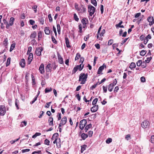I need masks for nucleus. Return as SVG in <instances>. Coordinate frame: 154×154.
<instances>
[{
  "label": "nucleus",
  "instance_id": "60",
  "mask_svg": "<svg viewBox=\"0 0 154 154\" xmlns=\"http://www.w3.org/2000/svg\"><path fill=\"white\" fill-rule=\"evenodd\" d=\"M30 151V149H23L22 150V152L23 153H24L25 152H28Z\"/></svg>",
  "mask_w": 154,
  "mask_h": 154
},
{
  "label": "nucleus",
  "instance_id": "12",
  "mask_svg": "<svg viewBox=\"0 0 154 154\" xmlns=\"http://www.w3.org/2000/svg\"><path fill=\"white\" fill-rule=\"evenodd\" d=\"M98 108V105H95L91 108V111L92 112H95L97 111Z\"/></svg>",
  "mask_w": 154,
  "mask_h": 154
},
{
  "label": "nucleus",
  "instance_id": "2",
  "mask_svg": "<svg viewBox=\"0 0 154 154\" xmlns=\"http://www.w3.org/2000/svg\"><path fill=\"white\" fill-rule=\"evenodd\" d=\"M88 8L89 15L90 16H92L94 14L96 9L91 5H88Z\"/></svg>",
  "mask_w": 154,
  "mask_h": 154
},
{
  "label": "nucleus",
  "instance_id": "24",
  "mask_svg": "<svg viewBox=\"0 0 154 154\" xmlns=\"http://www.w3.org/2000/svg\"><path fill=\"white\" fill-rule=\"evenodd\" d=\"M87 147V145H84L81 146V152L82 153L85 150L86 148Z\"/></svg>",
  "mask_w": 154,
  "mask_h": 154
},
{
  "label": "nucleus",
  "instance_id": "35",
  "mask_svg": "<svg viewBox=\"0 0 154 154\" xmlns=\"http://www.w3.org/2000/svg\"><path fill=\"white\" fill-rule=\"evenodd\" d=\"M143 63L141 60H139L136 63L137 65L138 66H140Z\"/></svg>",
  "mask_w": 154,
  "mask_h": 154
},
{
  "label": "nucleus",
  "instance_id": "27",
  "mask_svg": "<svg viewBox=\"0 0 154 154\" xmlns=\"http://www.w3.org/2000/svg\"><path fill=\"white\" fill-rule=\"evenodd\" d=\"M52 89L51 88H46L45 90V93H47L51 92L52 91Z\"/></svg>",
  "mask_w": 154,
  "mask_h": 154
},
{
  "label": "nucleus",
  "instance_id": "32",
  "mask_svg": "<svg viewBox=\"0 0 154 154\" xmlns=\"http://www.w3.org/2000/svg\"><path fill=\"white\" fill-rule=\"evenodd\" d=\"M27 125V122L26 121H23L21 122L20 125V126L21 127H23L24 126H25Z\"/></svg>",
  "mask_w": 154,
  "mask_h": 154
},
{
  "label": "nucleus",
  "instance_id": "41",
  "mask_svg": "<svg viewBox=\"0 0 154 154\" xmlns=\"http://www.w3.org/2000/svg\"><path fill=\"white\" fill-rule=\"evenodd\" d=\"M48 17L49 19V21L50 22H51L52 21V18L51 17V14H49L48 15Z\"/></svg>",
  "mask_w": 154,
  "mask_h": 154
},
{
  "label": "nucleus",
  "instance_id": "17",
  "mask_svg": "<svg viewBox=\"0 0 154 154\" xmlns=\"http://www.w3.org/2000/svg\"><path fill=\"white\" fill-rule=\"evenodd\" d=\"M114 86L112 84H110L108 86V91L110 92L112 91L113 90Z\"/></svg>",
  "mask_w": 154,
  "mask_h": 154
},
{
  "label": "nucleus",
  "instance_id": "57",
  "mask_svg": "<svg viewBox=\"0 0 154 154\" xmlns=\"http://www.w3.org/2000/svg\"><path fill=\"white\" fill-rule=\"evenodd\" d=\"M42 37V32H41L40 31L38 33V39L39 40V39L41 38Z\"/></svg>",
  "mask_w": 154,
  "mask_h": 154
},
{
  "label": "nucleus",
  "instance_id": "36",
  "mask_svg": "<svg viewBox=\"0 0 154 154\" xmlns=\"http://www.w3.org/2000/svg\"><path fill=\"white\" fill-rule=\"evenodd\" d=\"M98 101V99L97 98H95L94 99L92 102V105H95L96 104L97 101Z\"/></svg>",
  "mask_w": 154,
  "mask_h": 154
},
{
  "label": "nucleus",
  "instance_id": "48",
  "mask_svg": "<svg viewBox=\"0 0 154 154\" xmlns=\"http://www.w3.org/2000/svg\"><path fill=\"white\" fill-rule=\"evenodd\" d=\"M86 20V18L83 19L82 20V22L84 25L87 24V21Z\"/></svg>",
  "mask_w": 154,
  "mask_h": 154
},
{
  "label": "nucleus",
  "instance_id": "10",
  "mask_svg": "<svg viewBox=\"0 0 154 154\" xmlns=\"http://www.w3.org/2000/svg\"><path fill=\"white\" fill-rule=\"evenodd\" d=\"M147 20L149 23V25L150 26L154 23V19L152 17H148L147 18Z\"/></svg>",
  "mask_w": 154,
  "mask_h": 154
},
{
  "label": "nucleus",
  "instance_id": "46",
  "mask_svg": "<svg viewBox=\"0 0 154 154\" xmlns=\"http://www.w3.org/2000/svg\"><path fill=\"white\" fill-rule=\"evenodd\" d=\"M8 38H5L3 42V44L5 46H7L8 44Z\"/></svg>",
  "mask_w": 154,
  "mask_h": 154
},
{
  "label": "nucleus",
  "instance_id": "6",
  "mask_svg": "<svg viewBox=\"0 0 154 154\" xmlns=\"http://www.w3.org/2000/svg\"><path fill=\"white\" fill-rule=\"evenodd\" d=\"M75 9L80 13H83L85 12L86 11V8L83 5H81L79 8H76V5L75 6Z\"/></svg>",
  "mask_w": 154,
  "mask_h": 154
},
{
  "label": "nucleus",
  "instance_id": "33",
  "mask_svg": "<svg viewBox=\"0 0 154 154\" xmlns=\"http://www.w3.org/2000/svg\"><path fill=\"white\" fill-rule=\"evenodd\" d=\"M11 58L10 57H8L6 63V66H8L10 63Z\"/></svg>",
  "mask_w": 154,
  "mask_h": 154
},
{
  "label": "nucleus",
  "instance_id": "14",
  "mask_svg": "<svg viewBox=\"0 0 154 154\" xmlns=\"http://www.w3.org/2000/svg\"><path fill=\"white\" fill-rule=\"evenodd\" d=\"M25 60L24 59H22L20 62V64L21 66L23 68L25 67Z\"/></svg>",
  "mask_w": 154,
  "mask_h": 154
},
{
  "label": "nucleus",
  "instance_id": "26",
  "mask_svg": "<svg viewBox=\"0 0 154 154\" xmlns=\"http://www.w3.org/2000/svg\"><path fill=\"white\" fill-rule=\"evenodd\" d=\"M36 36V33L35 32H32L30 35V38H35Z\"/></svg>",
  "mask_w": 154,
  "mask_h": 154
},
{
  "label": "nucleus",
  "instance_id": "5",
  "mask_svg": "<svg viewBox=\"0 0 154 154\" xmlns=\"http://www.w3.org/2000/svg\"><path fill=\"white\" fill-rule=\"evenodd\" d=\"M149 126V122L146 120L144 121L141 124V126L143 128H148Z\"/></svg>",
  "mask_w": 154,
  "mask_h": 154
},
{
  "label": "nucleus",
  "instance_id": "29",
  "mask_svg": "<svg viewBox=\"0 0 154 154\" xmlns=\"http://www.w3.org/2000/svg\"><path fill=\"white\" fill-rule=\"evenodd\" d=\"M38 96V94H37L36 95V96L33 99V100L30 102V103L31 104H32L33 103H34L35 102V101L36 100Z\"/></svg>",
  "mask_w": 154,
  "mask_h": 154
},
{
  "label": "nucleus",
  "instance_id": "55",
  "mask_svg": "<svg viewBox=\"0 0 154 154\" xmlns=\"http://www.w3.org/2000/svg\"><path fill=\"white\" fill-rule=\"evenodd\" d=\"M51 39H52V41L53 42V43H57V41L53 36H52Z\"/></svg>",
  "mask_w": 154,
  "mask_h": 154
},
{
  "label": "nucleus",
  "instance_id": "64",
  "mask_svg": "<svg viewBox=\"0 0 154 154\" xmlns=\"http://www.w3.org/2000/svg\"><path fill=\"white\" fill-rule=\"evenodd\" d=\"M140 80L142 82H144L145 81V79L144 77L142 76L140 78Z\"/></svg>",
  "mask_w": 154,
  "mask_h": 154
},
{
  "label": "nucleus",
  "instance_id": "9",
  "mask_svg": "<svg viewBox=\"0 0 154 154\" xmlns=\"http://www.w3.org/2000/svg\"><path fill=\"white\" fill-rule=\"evenodd\" d=\"M106 65H105V64H103L102 66H100L98 70L97 71V74H100L102 71L104 69V68H106Z\"/></svg>",
  "mask_w": 154,
  "mask_h": 154
},
{
  "label": "nucleus",
  "instance_id": "13",
  "mask_svg": "<svg viewBox=\"0 0 154 154\" xmlns=\"http://www.w3.org/2000/svg\"><path fill=\"white\" fill-rule=\"evenodd\" d=\"M58 140L59 141V142H60V139H58L57 138H56L55 139V140L53 141V143L54 144L56 143L57 146V147L58 148H60V143H59V145H58Z\"/></svg>",
  "mask_w": 154,
  "mask_h": 154
},
{
  "label": "nucleus",
  "instance_id": "18",
  "mask_svg": "<svg viewBox=\"0 0 154 154\" xmlns=\"http://www.w3.org/2000/svg\"><path fill=\"white\" fill-rule=\"evenodd\" d=\"M14 20H15V19H14V17H11L10 18V20H9V24L10 25L12 26L14 24Z\"/></svg>",
  "mask_w": 154,
  "mask_h": 154
},
{
  "label": "nucleus",
  "instance_id": "49",
  "mask_svg": "<svg viewBox=\"0 0 154 154\" xmlns=\"http://www.w3.org/2000/svg\"><path fill=\"white\" fill-rule=\"evenodd\" d=\"M113 40L112 39H110L108 41V45H111L113 43Z\"/></svg>",
  "mask_w": 154,
  "mask_h": 154
},
{
  "label": "nucleus",
  "instance_id": "59",
  "mask_svg": "<svg viewBox=\"0 0 154 154\" xmlns=\"http://www.w3.org/2000/svg\"><path fill=\"white\" fill-rule=\"evenodd\" d=\"M76 97L79 101H80L81 100V97L79 94H77L76 95Z\"/></svg>",
  "mask_w": 154,
  "mask_h": 154
},
{
  "label": "nucleus",
  "instance_id": "61",
  "mask_svg": "<svg viewBox=\"0 0 154 154\" xmlns=\"http://www.w3.org/2000/svg\"><path fill=\"white\" fill-rule=\"evenodd\" d=\"M151 141L152 143H154V135H152L151 136Z\"/></svg>",
  "mask_w": 154,
  "mask_h": 154
},
{
  "label": "nucleus",
  "instance_id": "47",
  "mask_svg": "<svg viewBox=\"0 0 154 154\" xmlns=\"http://www.w3.org/2000/svg\"><path fill=\"white\" fill-rule=\"evenodd\" d=\"M112 139L111 138H108L106 140V143H109L112 141Z\"/></svg>",
  "mask_w": 154,
  "mask_h": 154
},
{
  "label": "nucleus",
  "instance_id": "34",
  "mask_svg": "<svg viewBox=\"0 0 154 154\" xmlns=\"http://www.w3.org/2000/svg\"><path fill=\"white\" fill-rule=\"evenodd\" d=\"M57 32L59 34L60 33V24H57Z\"/></svg>",
  "mask_w": 154,
  "mask_h": 154
},
{
  "label": "nucleus",
  "instance_id": "37",
  "mask_svg": "<svg viewBox=\"0 0 154 154\" xmlns=\"http://www.w3.org/2000/svg\"><path fill=\"white\" fill-rule=\"evenodd\" d=\"M91 3L95 6L97 5V2L96 0H91Z\"/></svg>",
  "mask_w": 154,
  "mask_h": 154
},
{
  "label": "nucleus",
  "instance_id": "44",
  "mask_svg": "<svg viewBox=\"0 0 154 154\" xmlns=\"http://www.w3.org/2000/svg\"><path fill=\"white\" fill-rule=\"evenodd\" d=\"M37 6L36 5H35L33 6L32 7V8L34 10L35 13H36L37 12Z\"/></svg>",
  "mask_w": 154,
  "mask_h": 154
},
{
  "label": "nucleus",
  "instance_id": "8",
  "mask_svg": "<svg viewBox=\"0 0 154 154\" xmlns=\"http://www.w3.org/2000/svg\"><path fill=\"white\" fill-rule=\"evenodd\" d=\"M39 70L41 74H44L45 73L44 66L43 64L42 63L39 68Z\"/></svg>",
  "mask_w": 154,
  "mask_h": 154
},
{
  "label": "nucleus",
  "instance_id": "20",
  "mask_svg": "<svg viewBox=\"0 0 154 154\" xmlns=\"http://www.w3.org/2000/svg\"><path fill=\"white\" fill-rule=\"evenodd\" d=\"M65 42H66V47L67 48H69L70 47V46L69 45V39L68 38H65Z\"/></svg>",
  "mask_w": 154,
  "mask_h": 154
},
{
  "label": "nucleus",
  "instance_id": "7",
  "mask_svg": "<svg viewBox=\"0 0 154 154\" xmlns=\"http://www.w3.org/2000/svg\"><path fill=\"white\" fill-rule=\"evenodd\" d=\"M42 50L43 49L41 47H39L36 48L35 53L37 56H40L41 55V52Z\"/></svg>",
  "mask_w": 154,
  "mask_h": 154
},
{
  "label": "nucleus",
  "instance_id": "31",
  "mask_svg": "<svg viewBox=\"0 0 154 154\" xmlns=\"http://www.w3.org/2000/svg\"><path fill=\"white\" fill-rule=\"evenodd\" d=\"M15 43H13L11 45L10 48V52L12 51L13 50V49L15 48Z\"/></svg>",
  "mask_w": 154,
  "mask_h": 154
},
{
  "label": "nucleus",
  "instance_id": "58",
  "mask_svg": "<svg viewBox=\"0 0 154 154\" xmlns=\"http://www.w3.org/2000/svg\"><path fill=\"white\" fill-rule=\"evenodd\" d=\"M128 39V38H125L123 40L121 43V45H122L123 44H124L126 42Z\"/></svg>",
  "mask_w": 154,
  "mask_h": 154
},
{
  "label": "nucleus",
  "instance_id": "63",
  "mask_svg": "<svg viewBox=\"0 0 154 154\" xmlns=\"http://www.w3.org/2000/svg\"><path fill=\"white\" fill-rule=\"evenodd\" d=\"M39 21L40 23L42 24H43L44 23V20L43 18H41L39 19Z\"/></svg>",
  "mask_w": 154,
  "mask_h": 154
},
{
  "label": "nucleus",
  "instance_id": "11",
  "mask_svg": "<svg viewBox=\"0 0 154 154\" xmlns=\"http://www.w3.org/2000/svg\"><path fill=\"white\" fill-rule=\"evenodd\" d=\"M33 57V55L32 53H30L28 58V64H29L32 61Z\"/></svg>",
  "mask_w": 154,
  "mask_h": 154
},
{
  "label": "nucleus",
  "instance_id": "4",
  "mask_svg": "<svg viewBox=\"0 0 154 154\" xmlns=\"http://www.w3.org/2000/svg\"><path fill=\"white\" fill-rule=\"evenodd\" d=\"M6 112V109L4 105L0 106V115L3 116Z\"/></svg>",
  "mask_w": 154,
  "mask_h": 154
},
{
  "label": "nucleus",
  "instance_id": "51",
  "mask_svg": "<svg viewBox=\"0 0 154 154\" xmlns=\"http://www.w3.org/2000/svg\"><path fill=\"white\" fill-rule=\"evenodd\" d=\"M32 50V47L31 46H29L28 48V50L27 51V54H29L30 53V52Z\"/></svg>",
  "mask_w": 154,
  "mask_h": 154
},
{
  "label": "nucleus",
  "instance_id": "15",
  "mask_svg": "<svg viewBox=\"0 0 154 154\" xmlns=\"http://www.w3.org/2000/svg\"><path fill=\"white\" fill-rule=\"evenodd\" d=\"M67 122V119L66 116H64L61 119V122L62 125H64Z\"/></svg>",
  "mask_w": 154,
  "mask_h": 154
},
{
  "label": "nucleus",
  "instance_id": "3",
  "mask_svg": "<svg viewBox=\"0 0 154 154\" xmlns=\"http://www.w3.org/2000/svg\"><path fill=\"white\" fill-rule=\"evenodd\" d=\"M87 123V122L86 119H83L81 120L80 122V128L82 130H83Z\"/></svg>",
  "mask_w": 154,
  "mask_h": 154
},
{
  "label": "nucleus",
  "instance_id": "42",
  "mask_svg": "<svg viewBox=\"0 0 154 154\" xmlns=\"http://www.w3.org/2000/svg\"><path fill=\"white\" fill-rule=\"evenodd\" d=\"M20 139V137H19L16 140H12L10 141V143L11 144H13L14 143H15L16 142L18 141Z\"/></svg>",
  "mask_w": 154,
  "mask_h": 154
},
{
  "label": "nucleus",
  "instance_id": "45",
  "mask_svg": "<svg viewBox=\"0 0 154 154\" xmlns=\"http://www.w3.org/2000/svg\"><path fill=\"white\" fill-rule=\"evenodd\" d=\"M19 103V101L17 99H16L15 102V105L16 106L17 109H19V107L18 106V103Z\"/></svg>",
  "mask_w": 154,
  "mask_h": 154
},
{
  "label": "nucleus",
  "instance_id": "1",
  "mask_svg": "<svg viewBox=\"0 0 154 154\" xmlns=\"http://www.w3.org/2000/svg\"><path fill=\"white\" fill-rule=\"evenodd\" d=\"M87 74L81 73L79 77V81H81V84H84L86 81L87 78Z\"/></svg>",
  "mask_w": 154,
  "mask_h": 154
},
{
  "label": "nucleus",
  "instance_id": "53",
  "mask_svg": "<svg viewBox=\"0 0 154 154\" xmlns=\"http://www.w3.org/2000/svg\"><path fill=\"white\" fill-rule=\"evenodd\" d=\"M29 23L31 25H33L35 23V21L32 20H29Z\"/></svg>",
  "mask_w": 154,
  "mask_h": 154
},
{
  "label": "nucleus",
  "instance_id": "50",
  "mask_svg": "<svg viewBox=\"0 0 154 154\" xmlns=\"http://www.w3.org/2000/svg\"><path fill=\"white\" fill-rule=\"evenodd\" d=\"M80 57V55L79 53H77L76 55V56L75 57V60H78Z\"/></svg>",
  "mask_w": 154,
  "mask_h": 154
},
{
  "label": "nucleus",
  "instance_id": "25",
  "mask_svg": "<svg viewBox=\"0 0 154 154\" xmlns=\"http://www.w3.org/2000/svg\"><path fill=\"white\" fill-rule=\"evenodd\" d=\"M82 64H81L79 65H77L76 66L77 68L79 70V71L81 70L83 68L84 65H82Z\"/></svg>",
  "mask_w": 154,
  "mask_h": 154
},
{
  "label": "nucleus",
  "instance_id": "22",
  "mask_svg": "<svg viewBox=\"0 0 154 154\" xmlns=\"http://www.w3.org/2000/svg\"><path fill=\"white\" fill-rule=\"evenodd\" d=\"M91 127L92 125L91 124H90L86 125L85 129V131L86 132L88 130V129L91 128Z\"/></svg>",
  "mask_w": 154,
  "mask_h": 154
},
{
  "label": "nucleus",
  "instance_id": "28",
  "mask_svg": "<svg viewBox=\"0 0 154 154\" xmlns=\"http://www.w3.org/2000/svg\"><path fill=\"white\" fill-rule=\"evenodd\" d=\"M136 67V65L135 63L132 62L131 63L130 66V68L131 69L135 68Z\"/></svg>",
  "mask_w": 154,
  "mask_h": 154
},
{
  "label": "nucleus",
  "instance_id": "40",
  "mask_svg": "<svg viewBox=\"0 0 154 154\" xmlns=\"http://www.w3.org/2000/svg\"><path fill=\"white\" fill-rule=\"evenodd\" d=\"M152 57H147L146 60H145V61L146 63H149L150 60H151Z\"/></svg>",
  "mask_w": 154,
  "mask_h": 154
},
{
  "label": "nucleus",
  "instance_id": "23",
  "mask_svg": "<svg viewBox=\"0 0 154 154\" xmlns=\"http://www.w3.org/2000/svg\"><path fill=\"white\" fill-rule=\"evenodd\" d=\"M88 135L85 133H82L81 135V137L83 140H85L88 137Z\"/></svg>",
  "mask_w": 154,
  "mask_h": 154
},
{
  "label": "nucleus",
  "instance_id": "16",
  "mask_svg": "<svg viewBox=\"0 0 154 154\" xmlns=\"http://www.w3.org/2000/svg\"><path fill=\"white\" fill-rule=\"evenodd\" d=\"M51 67V64H49L47 65L45 67V70L47 72H49L50 71Z\"/></svg>",
  "mask_w": 154,
  "mask_h": 154
},
{
  "label": "nucleus",
  "instance_id": "38",
  "mask_svg": "<svg viewBox=\"0 0 154 154\" xmlns=\"http://www.w3.org/2000/svg\"><path fill=\"white\" fill-rule=\"evenodd\" d=\"M74 18L75 19V20L77 21H78L79 20V18L77 16L76 14H74Z\"/></svg>",
  "mask_w": 154,
  "mask_h": 154
},
{
  "label": "nucleus",
  "instance_id": "19",
  "mask_svg": "<svg viewBox=\"0 0 154 154\" xmlns=\"http://www.w3.org/2000/svg\"><path fill=\"white\" fill-rule=\"evenodd\" d=\"M49 27H46L45 28V34L47 35H49L50 33V30L49 29Z\"/></svg>",
  "mask_w": 154,
  "mask_h": 154
},
{
  "label": "nucleus",
  "instance_id": "30",
  "mask_svg": "<svg viewBox=\"0 0 154 154\" xmlns=\"http://www.w3.org/2000/svg\"><path fill=\"white\" fill-rule=\"evenodd\" d=\"M146 53V51L144 50H142L140 52V55L142 56H144Z\"/></svg>",
  "mask_w": 154,
  "mask_h": 154
},
{
  "label": "nucleus",
  "instance_id": "21",
  "mask_svg": "<svg viewBox=\"0 0 154 154\" xmlns=\"http://www.w3.org/2000/svg\"><path fill=\"white\" fill-rule=\"evenodd\" d=\"M58 60L59 62L60 63L62 64L63 63V58L61 56H58Z\"/></svg>",
  "mask_w": 154,
  "mask_h": 154
},
{
  "label": "nucleus",
  "instance_id": "52",
  "mask_svg": "<svg viewBox=\"0 0 154 154\" xmlns=\"http://www.w3.org/2000/svg\"><path fill=\"white\" fill-rule=\"evenodd\" d=\"M117 83V81L116 79H115L113 80V82L111 83V84H112L113 85L115 86Z\"/></svg>",
  "mask_w": 154,
  "mask_h": 154
},
{
  "label": "nucleus",
  "instance_id": "54",
  "mask_svg": "<svg viewBox=\"0 0 154 154\" xmlns=\"http://www.w3.org/2000/svg\"><path fill=\"white\" fill-rule=\"evenodd\" d=\"M103 92L105 93H106L107 91V87H105L104 86H103Z\"/></svg>",
  "mask_w": 154,
  "mask_h": 154
},
{
  "label": "nucleus",
  "instance_id": "56",
  "mask_svg": "<svg viewBox=\"0 0 154 154\" xmlns=\"http://www.w3.org/2000/svg\"><path fill=\"white\" fill-rule=\"evenodd\" d=\"M125 139L127 140H128L131 139L130 135V134H128L126 135L125 137Z\"/></svg>",
  "mask_w": 154,
  "mask_h": 154
},
{
  "label": "nucleus",
  "instance_id": "39",
  "mask_svg": "<svg viewBox=\"0 0 154 154\" xmlns=\"http://www.w3.org/2000/svg\"><path fill=\"white\" fill-rule=\"evenodd\" d=\"M78 70V69L77 68L76 66L74 67L72 71V74H73L75 73Z\"/></svg>",
  "mask_w": 154,
  "mask_h": 154
},
{
  "label": "nucleus",
  "instance_id": "62",
  "mask_svg": "<svg viewBox=\"0 0 154 154\" xmlns=\"http://www.w3.org/2000/svg\"><path fill=\"white\" fill-rule=\"evenodd\" d=\"M93 133V132L92 131H89L88 133L89 136L90 137H91L92 136Z\"/></svg>",
  "mask_w": 154,
  "mask_h": 154
},
{
  "label": "nucleus",
  "instance_id": "43",
  "mask_svg": "<svg viewBox=\"0 0 154 154\" xmlns=\"http://www.w3.org/2000/svg\"><path fill=\"white\" fill-rule=\"evenodd\" d=\"M50 141L47 139H46L45 140V145H49Z\"/></svg>",
  "mask_w": 154,
  "mask_h": 154
}]
</instances>
